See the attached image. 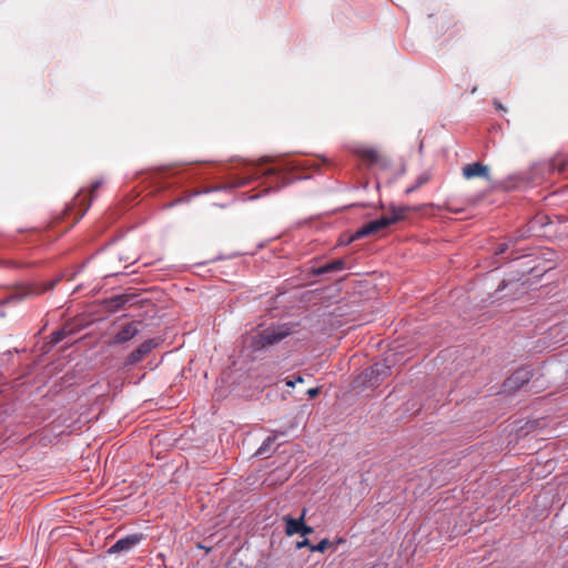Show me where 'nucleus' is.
<instances>
[{"mask_svg": "<svg viewBox=\"0 0 568 568\" xmlns=\"http://www.w3.org/2000/svg\"><path fill=\"white\" fill-rule=\"evenodd\" d=\"M409 211L408 206H390V215L382 216L377 220L371 221L359 227L353 239H362L374 234L398 221L404 220L406 213Z\"/></svg>", "mask_w": 568, "mask_h": 568, "instance_id": "f257e3e1", "label": "nucleus"}, {"mask_svg": "<svg viewBox=\"0 0 568 568\" xmlns=\"http://www.w3.org/2000/svg\"><path fill=\"white\" fill-rule=\"evenodd\" d=\"M292 332V327L288 324L272 325L253 336L252 347L254 351L271 347L291 335Z\"/></svg>", "mask_w": 568, "mask_h": 568, "instance_id": "f03ea898", "label": "nucleus"}, {"mask_svg": "<svg viewBox=\"0 0 568 568\" xmlns=\"http://www.w3.org/2000/svg\"><path fill=\"white\" fill-rule=\"evenodd\" d=\"M158 346L159 342L155 338L144 341L126 356L124 366H132L142 362Z\"/></svg>", "mask_w": 568, "mask_h": 568, "instance_id": "7ed1b4c3", "label": "nucleus"}, {"mask_svg": "<svg viewBox=\"0 0 568 568\" xmlns=\"http://www.w3.org/2000/svg\"><path fill=\"white\" fill-rule=\"evenodd\" d=\"M143 539L142 534H131L116 540L109 549L108 554H128Z\"/></svg>", "mask_w": 568, "mask_h": 568, "instance_id": "20e7f679", "label": "nucleus"}, {"mask_svg": "<svg viewBox=\"0 0 568 568\" xmlns=\"http://www.w3.org/2000/svg\"><path fill=\"white\" fill-rule=\"evenodd\" d=\"M531 378V371L528 368H519L513 373L504 382V389L507 392H515L520 389L525 384H527Z\"/></svg>", "mask_w": 568, "mask_h": 568, "instance_id": "39448f33", "label": "nucleus"}, {"mask_svg": "<svg viewBox=\"0 0 568 568\" xmlns=\"http://www.w3.org/2000/svg\"><path fill=\"white\" fill-rule=\"evenodd\" d=\"M390 365L388 364V359H384L383 362L375 363L369 368L364 372L366 378L374 384H378L379 379L389 375Z\"/></svg>", "mask_w": 568, "mask_h": 568, "instance_id": "423d86ee", "label": "nucleus"}, {"mask_svg": "<svg viewBox=\"0 0 568 568\" xmlns=\"http://www.w3.org/2000/svg\"><path fill=\"white\" fill-rule=\"evenodd\" d=\"M463 175L465 179L483 178L487 181L490 180L489 168L480 162H474L463 168Z\"/></svg>", "mask_w": 568, "mask_h": 568, "instance_id": "0eeeda50", "label": "nucleus"}, {"mask_svg": "<svg viewBox=\"0 0 568 568\" xmlns=\"http://www.w3.org/2000/svg\"><path fill=\"white\" fill-rule=\"evenodd\" d=\"M140 329L135 322L126 323L113 337V343L121 344L131 341L139 334Z\"/></svg>", "mask_w": 568, "mask_h": 568, "instance_id": "6e6552de", "label": "nucleus"}, {"mask_svg": "<svg viewBox=\"0 0 568 568\" xmlns=\"http://www.w3.org/2000/svg\"><path fill=\"white\" fill-rule=\"evenodd\" d=\"M305 515H306V509H303V511L298 518H292L288 515L283 516L282 519L285 523V532L287 536H293L301 531V526L304 521Z\"/></svg>", "mask_w": 568, "mask_h": 568, "instance_id": "1a4fd4ad", "label": "nucleus"}, {"mask_svg": "<svg viewBox=\"0 0 568 568\" xmlns=\"http://www.w3.org/2000/svg\"><path fill=\"white\" fill-rule=\"evenodd\" d=\"M344 268H345V262H344V260L339 258V260H334L324 265L313 268V274L316 276H320V275H324L327 273L342 271Z\"/></svg>", "mask_w": 568, "mask_h": 568, "instance_id": "9d476101", "label": "nucleus"}, {"mask_svg": "<svg viewBox=\"0 0 568 568\" xmlns=\"http://www.w3.org/2000/svg\"><path fill=\"white\" fill-rule=\"evenodd\" d=\"M356 152L362 159L371 163H376L378 161V153L372 148H361L356 150Z\"/></svg>", "mask_w": 568, "mask_h": 568, "instance_id": "9b49d317", "label": "nucleus"}, {"mask_svg": "<svg viewBox=\"0 0 568 568\" xmlns=\"http://www.w3.org/2000/svg\"><path fill=\"white\" fill-rule=\"evenodd\" d=\"M70 334H71V331L65 328V327H63L61 329H58V331L53 332L50 335V342H51V344L55 345V344L62 342Z\"/></svg>", "mask_w": 568, "mask_h": 568, "instance_id": "f8f14e48", "label": "nucleus"}, {"mask_svg": "<svg viewBox=\"0 0 568 568\" xmlns=\"http://www.w3.org/2000/svg\"><path fill=\"white\" fill-rule=\"evenodd\" d=\"M275 442V437L268 436L260 446V448L256 450V455L258 456H267L270 453L272 445Z\"/></svg>", "mask_w": 568, "mask_h": 568, "instance_id": "ddd939ff", "label": "nucleus"}, {"mask_svg": "<svg viewBox=\"0 0 568 568\" xmlns=\"http://www.w3.org/2000/svg\"><path fill=\"white\" fill-rule=\"evenodd\" d=\"M129 300H130V298H129V296H126V295H118V296L112 297V298L110 300V303L112 304V306H113L114 308H121V307H123V306H124V304H125L126 302H129Z\"/></svg>", "mask_w": 568, "mask_h": 568, "instance_id": "4468645a", "label": "nucleus"}, {"mask_svg": "<svg viewBox=\"0 0 568 568\" xmlns=\"http://www.w3.org/2000/svg\"><path fill=\"white\" fill-rule=\"evenodd\" d=\"M331 545V541L328 539L321 540L317 545L310 546L311 551H318L323 552L325 549Z\"/></svg>", "mask_w": 568, "mask_h": 568, "instance_id": "2eb2a0df", "label": "nucleus"}, {"mask_svg": "<svg viewBox=\"0 0 568 568\" xmlns=\"http://www.w3.org/2000/svg\"><path fill=\"white\" fill-rule=\"evenodd\" d=\"M313 531H314L313 528L311 526L305 525V523L303 521V524L301 526V531L298 534L302 536H307V535L312 534Z\"/></svg>", "mask_w": 568, "mask_h": 568, "instance_id": "dca6fc26", "label": "nucleus"}, {"mask_svg": "<svg viewBox=\"0 0 568 568\" xmlns=\"http://www.w3.org/2000/svg\"><path fill=\"white\" fill-rule=\"evenodd\" d=\"M507 248H508V245L506 243H501L497 246L496 254L501 255L507 251Z\"/></svg>", "mask_w": 568, "mask_h": 568, "instance_id": "f3484780", "label": "nucleus"}, {"mask_svg": "<svg viewBox=\"0 0 568 568\" xmlns=\"http://www.w3.org/2000/svg\"><path fill=\"white\" fill-rule=\"evenodd\" d=\"M306 546H307V547L312 546V545L310 544V540H308L307 538H304L302 541H297V542H296V548H297V549H301V548L306 547Z\"/></svg>", "mask_w": 568, "mask_h": 568, "instance_id": "a211bd4d", "label": "nucleus"}, {"mask_svg": "<svg viewBox=\"0 0 568 568\" xmlns=\"http://www.w3.org/2000/svg\"><path fill=\"white\" fill-rule=\"evenodd\" d=\"M320 393V388L318 387H315V388H310L307 390V395L313 398L315 396H317V394Z\"/></svg>", "mask_w": 568, "mask_h": 568, "instance_id": "6ab92c4d", "label": "nucleus"}, {"mask_svg": "<svg viewBox=\"0 0 568 568\" xmlns=\"http://www.w3.org/2000/svg\"><path fill=\"white\" fill-rule=\"evenodd\" d=\"M427 180H428V176H426V175H420V176L418 178V180H417V183H416V184H417L418 186H422L424 183H426V182H427Z\"/></svg>", "mask_w": 568, "mask_h": 568, "instance_id": "aec40b11", "label": "nucleus"}, {"mask_svg": "<svg viewBox=\"0 0 568 568\" xmlns=\"http://www.w3.org/2000/svg\"><path fill=\"white\" fill-rule=\"evenodd\" d=\"M419 186L417 184L413 185V186H409L405 190V193L406 194H410L412 192H414L415 190H417Z\"/></svg>", "mask_w": 568, "mask_h": 568, "instance_id": "412c9836", "label": "nucleus"}, {"mask_svg": "<svg viewBox=\"0 0 568 568\" xmlns=\"http://www.w3.org/2000/svg\"><path fill=\"white\" fill-rule=\"evenodd\" d=\"M101 185V182L97 181L92 184V190L91 192H94L99 186Z\"/></svg>", "mask_w": 568, "mask_h": 568, "instance_id": "4be33fe9", "label": "nucleus"}, {"mask_svg": "<svg viewBox=\"0 0 568 568\" xmlns=\"http://www.w3.org/2000/svg\"><path fill=\"white\" fill-rule=\"evenodd\" d=\"M286 386L294 387L295 386V379H287L286 381Z\"/></svg>", "mask_w": 568, "mask_h": 568, "instance_id": "5701e85b", "label": "nucleus"}, {"mask_svg": "<svg viewBox=\"0 0 568 568\" xmlns=\"http://www.w3.org/2000/svg\"><path fill=\"white\" fill-rule=\"evenodd\" d=\"M294 379H295V384H296V383H302V382H303V377H301V376H297V377H296V378H294Z\"/></svg>", "mask_w": 568, "mask_h": 568, "instance_id": "b1692460", "label": "nucleus"}, {"mask_svg": "<svg viewBox=\"0 0 568 568\" xmlns=\"http://www.w3.org/2000/svg\"><path fill=\"white\" fill-rule=\"evenodd\" d=\"M275 173V169H270L266 171V174H274Z\"/></svg>", "mask_w": 568, "mask_h": 568, "instance_id": "393cba45", "label": "nucleus"}, {"mask_svg": "<svg viewBox=\"0 0 568 568\" xmlns=\"http://www.w3.org/2000/svg\"><path fill=\"white\" fill-rule=\"evenodd\" d=\"M12 266L18 267V266H20V264H17V263L12 262Z\"/></svg>", "mask_w": 568, "mask_h": 568, "instance_id": "a878e982", "label": "nucleus"}]
</instances>
